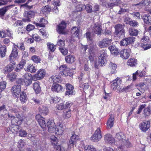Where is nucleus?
Listing matches in <instances>:
<instances>
[{
  "label": "nucleus",
  "mask_w": 151,
  "mask_h": 151,
  "mask_svg": "<svg viewBox=\"0 0 151 151\" xmlns=\"http://www.w3.org/2000/svg\"><path fill=\"white\" fill-rule=\"evenodd\" d=\"M17 75L14 73H12L9 74L7 75V77L11 81H14L16 78Z\"/></svg>",
  "instance_id": "49530a36"
},
{
  "label": "nucleus",
  "mask_w": 151,
  "mask_h": 151,
  "mask_svg": "<svg viewBox=\"0 0 151 151\" xmlns=\"http://www.w3.org/2000/svg\"><path fill=\"white\" fill-rule=\"evenodd\" d=\"M101 137V129L99 127L95 131L93 134L91 138V140L93 142H97L99 141Z\"/></svg>",
  "instance_id": "423d86ee"
},
{
  "label": "nucleus",
  "mask_w": 151,
  "mask_h": 151,
  "mask_svg": "<svg viewBox=\"0 0 151 151\" xmlns=\"http://www.w3.org/2000/svg\"><path fill=\"white\" fill-rule=\"evenodd\" d=\"M125 138L124 135L121 132L116 133L115 136V143L121 150H123L124 147Z\"/></svg>",
  "instance_id": "f257e3e1"
},
{
  "label": "nucleus",
  "mask_w": 151,
  "mask_h": 151,
  "mask_svg": "<svg viewBox=\"0 0 151 151\" xmlns=\"http://www.w3.org/2000/svg\"><path fill=\"white\" fill-rule=\"evenodd\" d=\"M19 99L21 103L23 104L24 103L26 102L28 98L26 93L23 91L21 92Z\"/></svg>",
  "instance_id": "c85d7f7f"
},
{
  "label": "nucleus",
  "mask_w": 151,
  "mask_h": 151,
  "mask_svg": "<svg viewBox=\"0 0 151 151\" xmlns=\"http://www.w3.org/2000/svg\"><path fill=\"white\" fill-rule=\"evenodd\" d=\"M128 24L130 26L132 27H136L138 25V23L134 20L129 21Z\"/></svg>",
  "instance_id": "e2e57ef3"
},
{
  "label": "nucleus",
  "mask_w": 151,
  "mask_h": 151,
  "mask_svg": "<svg viewBox=\"0 0 151 151\" xmlns=\"http://www.w3.org/2000/svg\"><path fill=\"white\" fill-rule=\"evenodd\" d=\"M51 9L49 6H44L42 7V12L44 14H48L50 12Z\"/></svg>",
  "instance_id": "c03bdc74"
},
{
  "label": "nucleus",
  "mask_w": 151,
  "mask_h": 151,
  "mask_svg": "<svg viewBox=\"0 0 151 151\" xmlns=\"http://www.w3.org/2000/svg\"><path fill=\"white\" fill-rule=\"evenodd\" d=\"M6 82L4 81H2L0 82V92L3 91L6 88Z\"/></svg>",
  "instance_id": "bf43d9fd"
},
{
  "label": "nucleus",
  "mask_w": 151,
  "mask_h": 151,
  "mask_svg": "<svg viewBox=\"0 0 151 151\" xmlns=\"http://www.w3.org/2000/svg\"><path fill=\"white\" fill-rule=\"evenodd\" d=\"M141 45L145 50H147L151 47V45L150 44L147 45L142 43L141 44Z\"/></svg>",
  "instance_id": "774afa93"
},
{
  "label": "nucleus",
  "mask_w": 151,
  "mask_h": 151,
  "mask_svg": "<svg viewBox=\"0 0 151 151\" xmlns=\"http://www.w3.org/2000/svg\"><path fill=\"white\" fill-rule=\"evenodd\" d=\"M115 33L117 36L119 37L123 38L125 36L124 30L119 31V32H115Z\"/></svg>",
  "instance_id": "8fccbe9b"
},
{
  "label": "nucleus",
  "mask_w": 151,
  "mask_h": 151,
  "mask_svg": "<svg viewBox=\"0 0 151 151\" xmlns=\"http://www.w3.org/2000/svg\"><path fill=\"white\" fill-rule=\"evenodd\" d=\"M85 9H86L87 12L88 13H91L93 11L92 6L89 4L85 5Z\"/></svg>",
  "instance_id": "052dcab7"
},
{
  "label": "nucleus",
  "mask_w": 151,
  "mask_h": 151,
  "mask_svg": "<svg viewBox=\"0 0 151 151\" xmlns=\"http://www.w3.org/2000/svg\"><path fill=\"white\" fill-rule=\"evenodd\" d=\"M32 60L35 62L36 63H38L40 61V58L36 55H33L32 57Z\"/></svg>",
  "instance_id": "0e129e2a"
},
{
  "label": "nucleus",
  "mask_w": 151,
  "mask_h": 151,
  "mask_svg": "<svg viewBox=\"0 0 151 151\" xmlns=\"http://www.w3.org/2000/svg\"><path fill=\"white\" fill-rule=\"evenodd\" d=\"M50 79H52L54 83H61L62 81V79L61 77L59 75H53Z\"/></svg>",
  "instance_id": "f704fd0d"
},
{
  "label": "nucleus",
  "mask_w": 151,
  "mask_h": 151,
  "mask_svg": "<svg viewBox=\"0 0 151 151\" xmlns=\"http://www.w3.org/2000/svg\"><path fill=\"white\" fill-rule=\"evenodd\" d=\"M50 128L52 131L48 130L49 132L50 133H53L55 132V134L58 135H61L63 132V125L60 123H59L57 124L56 128L55 127H51Z\"/></svg>",
  "instance_id": "7ed1b4c3"
},
{
  "label": "nucleus",
  "mask_w": 151,
  "mask_h": 151,
  "mask_svg": "<svg viewBox=\"0 0 151 151\" xmlns=\"http://www.w3.org/2000/svg\"><path fill=\"white\" fill-rule=\"evenodd\" d=\"M13 46L11 53L9 56V60L11 62L14 61L17 58L18 53V50L17 48H19L18 45L13 43Z\"/></svg>",
  "instance_id": "20e7f679"
},
{
  "label": "nucleus",
  "mask_w": 151,
  "mask_h": 151,
  "mask_svg": "<svg viewBox=\"0 0 151 151\" xmlns=\"http://www.w3.org/2000/svg\"><path fill=\"white\" fill-rule=\"evenodd\" d=\"M57 138L54 136H52L50 137L51 142L53 145H56L57 144Z\"/></svg>",
  "instance_id": "5fc2aeb1"
},
{
  "label": "nucleus",
  "mask_w": 151,
  "mask_h": 151,
  "mask_svg": "<svg viewBox=\"0 0 151 151\" xmlns=\"http://www.w3.org/2000/svg\"><path fill=\"white\" fill-rule=\"evenodd\" d=\"M100 54L98 60L99 65L103 66L106 61V58L107 57V53L105 50H102L100 52Z\"/></svg>",
  "instance_id": "39448f33"
},
{
  "label": "nucleus",
  "mask_w": 151,
  "mask_h": 151,
  "mask_svg": "<svg viewBox=\"0 0 151 151\" xmlns=\"http://www.w3.org/2000/svg\"><path fill=\"white\" fill-rule=\"evenodd\" d=\"M6 47H2L0 50V54L1 57L3 58L6 55Z\"/></svg>",
  "instance_id": "09e8293b"
},
{
  "label": "nucleus",
  "mask_w": 151,
  "mask_h": 151,
  "mask_svg": "<svg viewBox=\"0 0 151 151\" xmlns=\"http://www.w3.org/2000/svg\"><path fill=\"white\" fill-rule=\"evenodd\" d=\"M120 0H109V2L108 3V6L110 7H112L117 5L119 2Z\"/></svg>",
  "instance_id": "ea45409f"
},
{
  "label": "nucleus",
  "mask_w": 151,
  "mask_h": 151,
  "mask_svg": "<svg viewBox=\"0 0 151 151\" xmlns=\"http://www.w3.org/2000/svg\"><path fill=\"white\" fill-rule=\"evenodd\" d=\"M114 121V116H111L107 123V128L108 129H110L113 126Z\"/></svg>",
  "instance_id": "7c9ffc66"
},
{
  "label": "nucleus",
  "mask_w": 151,
  "mask_h": 151,
  "mask_svg": "<svg viewBox=\"0 0 151 151\" xmlns=\"http://www.w3.org/2000/svg\"><path fill=\"white\" fill-rule=\"evenodd\" d=\"M135 38L133 37L125 38L120 42V45L122 46H126L131 44L135 41Z\"/></svg>",
  "instance_id": "9b49d317"
},
{
  "label": "nucleus",
  "mask_w": 151,
  "mask_h": 151,
  "mask_svg": "<svg viewBox=\"0 0 151 151\" xmlns=\"http://www.w3.org/2000/svg\"><path fill=\"white\" fill-rule=\"evenodd\" d=\"M19 136L24 137L26 136L27 135V132L24 130H20L19 132Z\"/></svg>",
  "instance_id": "69168bd1"
},
{
  "label": "nucleus",
  "mask_w": 151,
  "mask_h": 151,
  "mask_svg": "<svg viewBox=\"0 0 151 151\" xmlns=\"http://www.w3.org/2000/svg\"><path fill=\"white\" fill-rule=\"evenodd\" d=\"M121 83V80L120 78H117L113 81L111 85V88L114 89H116L117 86Z\"/></svg>",
  "instance_id": "bb28decb"
},
{
  "label": "nucleus",
  "mask_w": 151,
  "mask_h": 151,
  "mask_svg": "<svg viewBox=\"0 0 151 151\" xmlns=\"http://www.w3.org/2000/svg\"><path fill=\"white\" fill-rule=\"evenodd\" d=\"M85 35L86 36L88 41H90L91 42H92L93 38L92 36L91 33L90 32H87L85 34Z\"/></svg>",
  "instance_id": "864d4df0"
},
{
  "label": "nucleus",
  "mask_w": 151,
  "mask_h": 151,
  "mask_svg": "<svg viewBox=\"0 0 151 151\" xmlns=\"http://www.w3.org/2000/svg\"><path fill=\"white\" fill-rule=\"evenodd\" d=\"M71 115L70 110H65L63 112V116L65 119H68Z\"/></svg>",
  "instance_id": "4c0bfd02"
},
{
  "label": "nucleus",
  "mask_w": 151,
  "mask_h": 151,
  "mask_svg": "<svg viewBox=\"0 0 151 151\" xmlns=\"http://www.w3.org/2000/svg\"><path fill=\"white\" fill-rule=\"evenodd\" d=\"M128 31L129 34L131 36H137L139 33V31L137 29L132 27L130 28Z\"/></svg>",
  "instance_id": "c9c22d12"
},
{
  "label": "nucleus",
  "mask_w": 151,
  "mask_h": 151,
  "mask_svg": "<svg viewBox=\"0 0 151 151\" xmlns=\"http://www.w3.org/2000/svg\"><path fill=\"white\" fill-rule=\"evenodd\" d=\"M150 127V122L149 121H143L139 125V128L143 132H145Z\"/></svg>",
  "instance_id": "1a4fd4ad"
},
{
  "label": "nucleus",
  "mask_w": 151,
  "mask_h": 151,
  "mask_svg": "<svg viewBox=\"0 0 151 151\" xmlns=\"http://www.w3.org/2000/svg\"><path fill=\"white\" fill-rule=\"evenodd\" d=\"M104 140L106 143L112 144L115 143V139L110 134H107L105 135Z\"/></svg>",
  "instance_id": "412c9836"
},
{
  "label": "nucleus",
  "mask_w": 151,
  "mask_h": 151,
  "mask_svg": "<svg viewBox=\"0 0 151 151\" xmlns=\"http://www.w3.org/2000/svg\"><path fill=\"white\" fill-rule=\"evenodd\" d=\"M13 67L12 65L7 66L4 69L5 73H8L11 72L13 69Z\"/></svg>",
  "instance_id": "4d7b16f0"
},
{
  "label": "nucleus",
  "mask_w": 151,
  "mask_h": 151,
  "mask_svg": "<svg viewBox=\"0 0 151 151\" xmlns=\"http://www.w3.org/2000/svg\"><path fill=\"white\" fill-rule=\"evenodd\" d=\"M85 9V5L79 4L76 6V10L77 12H80Z\"/></svg>",
  "instance_id": "3c124183"
},
{
  "label": "nucleus",
  "mask_w": 151,
  "mask_h": 151,
  "mask_svg": "<svg viewBox=\"0 0 151 151\" xmlns=\"http://www.w3.org/2000/svg\"><path fill=\"white\" fill-rule=\"evenodd\" d=\"M137 60L134 58L129 59L127 62V64L131 67L134 66L136 64Z\"/></svg>",
  "instance_id": "58836bf2"
},
{
  "label": "nucleus",
  "mask_w": 151,
  "mask_h": 151,
  "mask_svg": "<svg viewBox=\"0 0 151 151\" xmlns=\"http://www.w3.org/2000/svg\"><path fill=\"white\" fill-rule=\"evenodd\" d=\"M46 74V71L45 69H40L35 75V77L38 80L44 77Z\"/></svg>",
  "instance_id": "4be33fe9"
},
{
  "label": "nucleus",
  "mask_w": 151,
  "mask_h": 151,
  "mask_svg": "<svg viewBox=\"0 0 151 151\" xmlns=\"http://www.w3.org/2000/svg\"><path fill=\"white\" fill-rule=\"evenodd\" d=\"M47 23L48 21L47 20H45L43 18H42L40 19L39 23H36L35 25L37 26L45 27V25L47 24Z\"/></svg>",
  "instance_id": "c756f323"
},
{
  "label": "nucleus",
  "mask_w": 151,
  "mask_h": 151,
  "mask_svg": "<svg viewBox=\"0 0 151 151\" xmlns=\"http://www.w3.org/2000/svg\"><path fill=\"white\" fill-rule=\"evenodd\" d=\"M24 83L26 86L30 85L32 82V75L28 73H25L23 76Z\"/></svg>",
  "instance_id": "f8f14e48"
},
{
  "label": "nucleus",
  "mask_w": 151,
  "mask_h": 151,
  "mask_svg": "<svg viewBox=\"0 0 151 151\" xmlns=\"http://www.w3.org/2000/svg\"><path fill=\"white\" fill-rule=\"evenodd\" d=\"M59 50L62 54L64 55H66L68 53V50L63 47H59Z\"/></svg>",
  "instance_id": "6e6d98bb"
},
{
  "label": "nucleus",
  "mask_w": 151,
  "mask_h": 151,
  "mask_svg": "<svg viewBox=\"0 0 151 151\" xmlns=\"http://www.w3.org/2000/svg\"><path fill=\"white\" fill-rule=\"evenodd\" d=\"M111 53L114 55H118L119 53V51L116 48L115 45H111L109 47Z\"/></svg>",
  "instance_id": "a878e982"
},
{
  "label": "nucleus",
  "mask_w": 151,
  "mask_h": 151,
  "mask_svg": "<svg viewBox=\"0 0 151 151\" xmlns=\"http://www.w3.org/2000/svg\"><path fill=\"white\" fill-rule=\"evenodd\" d=\"M25 70L27 71H29L32 73H34L36 71L35 67L31 65H28L27 68H25Z\"/></svg>",
  "instance_id": "a19ab883"
},
{
  "label": "nucleus",
  "mask_w": 151,
  "mask_h": 151,
  "mask_svg": "<svg viewBox=\"0 0 151 151\" xmlns=\"http://www.w3.org/2000/svg\"><path fill=\"white\" fill-rule=\"evenodd\" d=\"M66 27V23L64 21H62L58 27L57 32L60 34H64L65 29Z\"/></svg>",
  "instance_id": "dca6fc26"
},
{
  "label": "nucleus",
  "mask_w": 151,
  "mask_h": 151,
  "mask_svg": "<svg viewBox=\"0 0 151 151\" xmlns=\"http://www.w3.org/2000/svg\"><path fill=\"white\" fill-rule=\"evenodd\" d=\"M74 88L73 86L69 83L66 85V89L67 91L65 92V95L69 96L72 95L73 93V90Z\"/></svg>",
  "instance_id": "aec40b11"
},
{
  "label": "nucleus",
  "mask_w": 151,
  "mask_h": 151,
  "mask_svg": "<svg viewBox=\"0 0 151 151\" xmlns=\"http://www.w3.org/2000/svg\"><path fill=\"white\" fill-rule=\"evenodd\" d=\"M47 47L50 51L53 52L55 51L56 46L54 45L52 43H51L48 42L47 43Z\"/></svg>",
  "instance_id": "603ef678"
},
{
  "label": "nucleus",
  "mask_w": 151,
  "mask_h": 151,
  "mask_svg": "<svg viewBox=\"0 0 151 151\" xmlns=\"http://www.w3.org/2000/svg\"><path fill=\"white\" fill-rule=\"evenodd\" d=\"M98 49L96 45L94 44H91L89 48V60L92 61L93 60L94 58L97 55L96 52L98 50Z\"/></svg>",
  "instance_id": "f03ea898"
},
{
  "label": "nucleus",
  "mask_w": 151,
  "mask_h": 151,
  "mask_svg": "<svg viewBox=\"0 0 151 151\" xmlns=\"http://www.w3.org/2000/svg\"><path fill=\"white\" fill-rule=\"evenodd\" d=\"M65 60L67 63H74L76 59L73 55L70 54L65 56Z\"/></svg>",
  "instance_id": "b1692460"
},
{
  "label": "nucleus",
  "mask_w": 151,
  "mask_h": 151,
  "mask_svg": "<svg viewBox=\"0 0 151 151\" xmlns=\"http://www.w3.org/2000/svg\"><path fill=\"white\" fill-rule=\"evenodd\" d=\"M149 41V38L147 36L144 35L141 40V42L143 43H147Z\"/></svg>",
  "instance_id": "680f3d73"
},
{
  "label": "nucleus",
  "mask_w": 151,
  "mask_h": 151,
  "mask_svg": "<svg viewBox=\"0 0 151 151\" xmlns=\"http://www.w3.org/2000/svg\"><path fill=\"white\" fill-rule=\"evenodd\" d=\"M79 147L84 148V151H96V149L92 145H85L82 142L80 145Z\"/></svg>",
  "instance_id": "f3484780"
},
{
  "label": "nucleus",
  "mask_w": 151,
  "mask_h": 151,
  "mask_svg": "<svg viewBox=\"0 0 151 151\" xmlns=\"http://www.w3.org/2000/svg\"><path fill=\"white\" fill-rule=\"evenodd\" d=\"M79 139V136L75 134H73L71 137L70 140L69 141L68 144V150L67 151H69L71 148L74 147L75 143Z\"/></svg>",
  "instance_id": "6e6552de"
},
{
  "label": "nucleus",
  "mask_w": 151,
  "mask_h": 151,
  "mask_svg": "<svg viewBox=\"0 0 151 151\" xmlns=\"http://www.w3.org/2000/svg\"><path fill=\"white\" fill-rule=\"evenodd\" d=\"M65 41L64 39H59L57 42V45L60 47H63L65 45Z\"/></svg>",
  "instance_id": "de8ad7c7"
},
{
  "label": "nucleus",
  "mask_w": 151,
  "mask_h": 151,
  "mask_svg": "<svg viewBox=\"0 0 151 151\" xmlns=\"http://www.w3.org/2000/svg\"><path fill=\"white\" fill-rule=\"evenodd\" d=\"M9 118L11 119V122L12 125H20L21 124L23 119L21 117H19L18 116L15 117L11 114H8Z\"/></svg>",
  "instance_id": "9d476101"
},
{
  "label": "nucleus",
  "mask_w": 151,
  "mask_h": 151,
  "mask_svg": "<svg viewBox=\"0 0 151 151\" xmlns=\"http://www.w3.org/2000/svg\"><path fill=\"white\" fill-rule=\"evenodd\" d=\"M91 28L94 33L98 35H101L102 30V27L101 25L98 23H96L91 26Z\"/></svg>",
  "instance_id": "ddd939ff"
},
{
  "label": "nucleus",
  "mask_w": 151,
  "mask_h": 151,
  "mask_svg": "<svg viewBox=\"0 0 151 151\" xmlns=\"http://www.w3.org/2000/svg\"><path fill=\"white\" fill-rule=\"evenodd\" d=\"M35 13L34 11H31L28 12L24 15L25 18L23 19L24 22H29L30 21V19L33 17L35 15Z\"/></svg>",
  "instance_id": "a211bd4d"
},
{
  "label": "nucleus",
  "mask_w": 151,
  "mask_h": 151,
  "mask_svg": "<svg viewBox=\"0 0 151 151\" xmlns=\"http://www.w3.org/2000/svg\"><path fill=\"white\" fill-rule=\"evenodd\" d=\"M124 25L122 24H118L115 25V32L124 30Z\"/></svg>",
  "instance_id": "79ce46f5"
},
{
  "label": "nucleus",
  "mask_w": 151,
  "mask_h": 151,
  "mask_svg": "<svg viewBox=\"0 0 151 151\" xmlns=\"http://www.w3.org/2000/svg\"><path fill=\"white\" fill-rule=\"evenodd\" d=\"M40 127L42 128H45L46 126V124L44 119L40 120L38 122Z\"/></svg>",
  "instance_id": "13d9d810"
},
{
  "label": "nucleus",
  "mask_w": 151,
  "mask_h": 151,
  "mask_svg": "<svg viewBox=\"0 0 151 151\" xmlns=\"http://www.w3.org/2000/svg\"><path fill=\"white\" fill-rule=\"evenodd\" d=\"M131 50L130 49H126L122 50L120 52V56L123 59H126L130 56Z\"/></svg>",
  "instance_id": "2eb2a0df"
},
{
  "label": "nucleus",
  "mask_w": 151,
  "mask_h": 151,
  "mask_svg": "<svg viewBox=\"0 0 151 151\" xmlns=\"http://www.w3.org/2000/svg\"><path fill=\"white\" fill-rule=\"evenodd\" d=\"M60 72L62 73L63 74L66 76L67 73L69 70V68H68L65 65H61L59 68Z\"/></svg>",
  "instance_id": "cd10ccee"
},
{
  "label": "nucleus",
  "mask_w": 151,
  "mask_h": 151,
  "mask_svg": "<svg viewBox=\"0 0 151 151\" xmlns=\"http://www.w3.org/2000/svg\"><path fill=\"white\" fill-rule=\"evenodd\" d=\"M15 6L14 4L10 5L0 9V17H3L6 12L9 9L13 8Z\"/></svg>",
  "instance_id": "6ab92c4d"
},
{
  "label": "nucleus",
  "mask_w": 151,
  "mask_h": 151,
  "mask_svg": "<svg viewBox=\"0 0 151 151\" xmlns=\"http://www.w3.org/2000/svg\"><path fill=\"white\" fill-rule=\"evenodd\" d=\"M112 40L109 38H104L101 41H99L98 45L101 48L107 47L111 43Z\"/></svg>",
  "instance_id": "0eeeda50"
},
{
  "label": "nucleus",
  "mask_w": 151,
  "mask_h": 151,
  "mask_svg": "<svg viewBox=\"0 0 151 151\" xmlns=\"http://www.w3.org/2000/svg\"><path fill=\"white\" fill-rule=\"evenodd\" d=\"M47 126L48 127V130L52 131V129L50 128V126L51 127H56L54 121L52 120H49L47 123Z\"/></svg>",
  "instance_id": "37998d69"
},
{
  "label": "nucleus",
  "mask_w": 151,
  "mask_h": 151,
  "mask_svg": "<svg viewBox=\"0 0 151 151\" xmlns=\"http://www.w3.org/2000/svg\"><path fill=\"white\" fill-rule=\"evenodd\" d=\"M117 68L116 65L112 62H110L109 65V70L111 71L110 73L112 74L116 73V69Z\"/></svg>",
  "instance_id": "393cba45"
},
{
  "label": "nucleus",
  "mask_w": 151,
  "mask_h": 151,
  "mask_svg": "<svg viewBox=\"0 0 151 151\" xmlns=\"http://www.w3.org/2000/svg\"><path fill=\"white\" fill-rule=\"evenodd\" d=\"M142 19L145 23L146 24H151V16L149 14H144Z\"/></svg>",
  "instance_id": "2f4dec72"
},
{
  "label": "nucleus",
  "mask_w": 151,
  "mask_h": 151,
  "mask_svg": "<svg viewBox=\"0 0 151 151\" xmlns=\"http://www.w3.org/2000/svg\"><path fill=\"white\" fill-rule=\"evenodd\" d=\"M63 88L61 85L55 83H54L51 88L52 91L57 92H61Z\"/></svg>",
  "instance_id": "5701e85b"
},
{
  "label": "nucleus",
  "mask_w": 151,
  "mask_h": 151,
  "mask_svg": "<svg viewBox=\"0 0 151 151\" xmlns=\"http://www.w3.org/2000/svg\"><path fill=\"white\" fill-rule=\"evenodd\" d=\"M80 28L77 27H73L71 30L72 34L77 37H78L79 33L80 32Z\"/></svg>",
  "instance_id": "473e14b6"
},
{
  "label": "nucleus",
  "mask_w": 151,
  "mask_h": 151,
  "mask_svg": "<svg viewBox=\"0 0 151 151\" xmlns=\"http://www.w3.org/2000/svg\"><path fill=\"white\" fill-rule=\"evenodd\" d=\"M19 125H12L11 126V132L12 133L17 132L19 129Z\"/></svg>",
  "instance_id": "a18cd8bd"
},
{
  "label": "nucleus",
  "mask_w": 151,
  "mask_h": 151,
  "mask_svg": "<svg viewBox=\"0 0 151 151\" xmlns=\"http://www.w3.org/2000/svg\"><path fill=\"white\" fill-rule=\"evenodd\" d=\"M21 86L19 85H15L13 86L12 89V91L14 97H18L21 91Z\"/></svg>",
  "instance_id": "4468645a"
},
{
  "label": "nucleus",
  "mask_w": 151,
  "mask_h": 151,
  "mask_svg": "<svg viewBox=\"0 0 151 151\" xmlns=\"http://www.w3.org/2000/svg\"><path fill=\"white\" fill-rule=\"evenodd\" d=\"M40 112L44 115H47L48 112V110L46 106H42L39 108Z\"/></svg>",
  "instance_id": "e433bc0d"
},
{
  "label": "nucleus",
  "mask_w": 151,
  "mask_h": 151,
  "mask_svg": "<svg viewBox=\"0 0 151 151\" xmlns=\"http://www.w3.org/2000/svg\"><path fill=\"white\" fill-rule=\"evenodd\" d=\"M33 89L36 93H39L41 91V88L40 86V83L37 81L34 83L33 84Z\"/></svg>",
  "instance_id": "72a5a7b5"
},
{
  "label": "nucleus",
  "mask_w": 151,
  "mask_h": 151,
  "mask_svg": "<svg viewBox=\"0 0 151 151\" xmlns=\"http://www.w3.org/2000/svg\"><path fill=\"white\" fill-rule=\"evenodd\" d=\"M144 114L145 117L149 116L150 114L149 109L147 108L145 109L144 110Z\"/></svg>",
  "instance_id": "338daca9"
}]
</instances>
